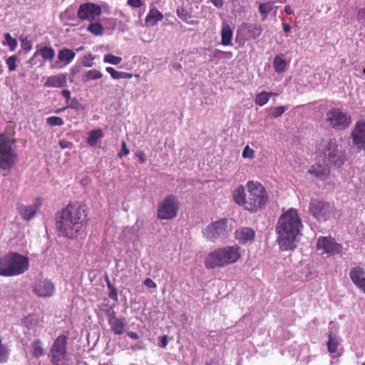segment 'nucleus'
<instances>
[{
	"instance_id": "obj_1",
	"label": "nucleus",
	"mask_w": 365,
	"mask_h": 365,
	"mask_svg": "<svg viewBox=\"0 0 365 365\" xmlns=\"http://www.w3.org/2000/svg\"><path fill=\"white\" fill-rule=\"evenodd\" d=\"M88 215L86 206L79 202L68 203L56 214V229L60 237L70 240L81 233Z\"/></svg>"
},
{
	"instance_id": "obj_2",
	"label": "nucleus",
	"mask_w": 365,
	"mask_h": 365,
	"mask_svg": "<svg viewBox=\"0 0 365 365\" xmlns=\"http://www.w3.org/2000/svg\"><path fill=\"white\" fill-rule=\"evenodd\" d=\"M302 226L296 209L290 208L279 217L275 231L280 250L288 251L296 248L297 237L299 235Z\"/></svg>"
},
{
	"instance_id": "obj_3",
	"label": "nucleus",
	"mask_w": 365,
	"mask_h": 365,
	"mask_svg": "<svg viewBox=\"0 0 365 365\" xmlns=\"http://www.w3.org/2000/svg\"><path fill=\"white\" fill-rule=\"evenodd\" d=\"M15 135V126L12 124L0 133V168L3 170H9L17 160Z\"/></svg>"
},
{
	"instance_id": "obj_4",
	"label": "nucleus",
	"mask_w": 365,
	"mask_h": 365,
	"mask_svg": "<svg viewBox=\"0 0 365 365\" xmlns=\"http://www.w3.org/2000/svg\"><path fill=\"white\" fill-rule=\"evenodd\" d=\"M241 257L237 246H227L217 248L205 257L204 265L207 269L223 267L236 262Z\"/></svg>"
},
{
	"instance_id": "obj_5",
	"label": "nucleus",
	"mask_w": 365,
	"mask_h": 365,
	"mask_svg": "<svg viewBox=\"0 0 365 365\" xmlns=\"http://www.w3.org/2000/svg\"><path fill=\"white\" fill-rule=\"evenodd\" d=\"M29 267V258L18 253L9 252L0 258L1 276H17L27 271Z\"/></svg>"
},
{
	"instance_id": "obj_6",
	"label": "nucleus",
	"mask_w": 365,
	"mask_h": 365,
	"mask_svg": "<svg viewBox=\"0 0 365 365\" xmlns=\"http://www.w3.org/2000/svg\"><path fill=\"white\" fill-rule=\"evenodd\" d=\"M248 192L246 210L256 212L262 209L268 201V195L263 185L259 182L250 180L247 182Z\"/></svg>"
},
{
	"instance_id": "obj_7",
	"label": "nucleus",
	"mask_w": 365,
	"mask_h": 365,
	"mask_svg": "<svg viewBox=\"0 0 365 365\" xmlns=\"http://www.w3.org/2000/svg\"><path fill=\"white\" fill-rule=\"evenodd\" d=\"M318 149L324 158L334 165L339 167L346 160L345 155L338 148V144L335 138L322 140Z\"/></svg>"
},
{
	"instance_id": "obj_8",
	"label": "nucleus",
	"mask_w": 365,
	"mask_h": 365,
	"mask_svg": "<svg viewBox=\"0 0 365 365\" xmlns=\"http://www.w3.org/2000/svg\"><path fill=\"white\" fill-rule=\"evenodd\" d=\"M325 121L331 128L344 130L351 125V118L341 108H332L326 113Z\"/></svg>"
},
{
	"instance_id": "obj_9",
	"label": "nucleus",
	"mask_w": 365,
	"mask_h": 365,
	"mask_svg": "<svg viewBox=\"0 0 365 365\" xmlns=\"http://www.w3.org/2000/svg\"><path fill=\"white\" fill-rule=\"evenodd\" d=\"M229 232L227 219L222 218L206 226L203 235L207 240L215 242L226 238Z\"/></svg>"
},
{
	"instance_id": "obj_10",
	"label": "nucleus",
	"mask_w": 365,
	"mask_h": 365,
	"mask_svg": "<svg viewBox=\"0 0 365 365\" xmlns=\"http://www.w3.org/2000/svg\"><path fill=\"white\" fill-rule=\"evenodd\" d=\"M178 210V199L173 195H169L158 205L157 217L159 220H172L177 216Z\"/></svg>"
},
{
	"instance_id": "obj_11",
	"label": "nucleus",
	"mask_w": 365,
	"mask_h": 365,
	"mask_svg": "<svg viewBox=\"0 0 365 365\" xmlns=\"http://www.w3.org/2000/svg\"><path fill=\"white\" fill-rule=\"evenodd\" d=\"M68 338L66 335H59L53 341L51 349V362L54 365H63L67 353Z\"/></svg>"
},
{
	"instance_id": "obj_12",
	"label": "nucleus",
	"mask_w": 365,
	"mask_h": 365,
	"mask_svg": "<svg viewBox=\"0 0 365 365\" xmlns=\"http://www.w3.org/2000/svg\"><path fill=\"white\" fill-rule=\"evenodd\" d=\"M101 13L100 5L91 2L83 3L78 7L77 17L81 21L93 22L98 19Z\"/></svg>"
},
{
	"instance_id": "obj_13",
	"label": "nucleus",
	"mask_w": 365,
	"mask_h": 365,
	"mask_svg": "<svg viewBox=\"0 0 365 365\" xmlns=\"http://www.w3.org/2000/svg\"><path fill=\"white\" fill-rule=\"evenodd\" d=\"M309 210V212L319 220H327L331 214L330 204L319 200H312Z\"/></svg>"
},
{
	"instance_id": "obj_14",
	"label": "nucleus",
	"mask_w": 365,
	"mask_h": 365,
	"mask_svg": "<svg viewBox=\"0 0 365 365\" xmlns=\"http://www.w3.org/2000/svg\"><path fill=\"white\" fill-rule=\"evenodd\" d=\"M317 249L323 250V252L329 255H335L342 252L343 247L331 237H319L317 242Z\"/></svg>"
},
{
	"instance_id": "obj_15",
	"label": "nucleus",
	"mask_w": 365,
	"mask_h": 365,
	"mask_svg": "<svg viewBox=\"0 0 365 365\" xmlns=\"http://www.w3.org/2000/svg\"><path fill=\"white\" fill-rule=\"evenodd\" d=\"M353 144L359 149L365 150V121H358L351 133Z\"/></svg>"
},
{
	"instance_id": "obj_16",
	"label": "nucleus",
	"mask_w": 365,
	"mask_h": 365,
	"mask_svg": "<svg viewBox=\"0 0 365 365\" xmlns=\"http://www.w3.org/2000/svg\"><path fill=\"white\" fill-rule=\"evenodd\" d=\"M43 318H40L36 314H29L21 321V324L26 329L32 330L34 334H38L43 328Z\"/></svg>"
},
{
	"instance_id": "obj_17",
	"label": "nucleus",
	"mask_w": 365,
	"mask_h": 365,
	"mask_svg": "<svg viewBox=\"0 0 365 365\" xmlns=\"http://www.w3.org/2000/svg\"><path fill=\"white\" fill-rule=\"evenodd\" d=\"M35 294L40 297H50L55 291L54 284L48 279L38 280L34 287Z\"/></svg>"
},
{
	"instance_id": "obj_18",
	"label": "nucleus",
	"mask_w": 365,
	"mask_h": 365,
	"mask_svg": "<svg viewBox=\"0 0 365 365\" xmlns=\"http://www.w3.org/2000/svg\"><path fill=\"white\" fill-rule=\"evenodd\" d=\"M39 206L40 203H36L34 205L19 204L16 209L23 220L29 221L31 219L34 217Z\"/></svg>"
},
{
	"instance_id": "obj_19",
	"label": "nucleus",
	"mask_w": 365,
	"mask_h": 365,
	"mask_svg": "<svg viewBox=\"0 0 365 365\" xmlns=\"http://www.w3.org/2000/svg\"><path fill=\"white\" fill-rule=\"evenodd\" d=\"M236 239L242 244L252 242L255 237V232L250 227H240L235 231Z\"/></svg>"
},
{
	"instance_id": "obj_20",
	"label": "nucleus",
	"mask_w": 365,
	"mask_h": 365,
	"mask_svg": "<svg viewBox=\"0 0 365 365\" xmlns=\"http://www.w3.org/2000/svg\"><path fill=\"white\" fill-rule=\"evenodd\" d=\"M66 74L59 73L48 77L43 86L46 88H62L66 86Z\"/></svg>"
},
{
	"instance_id": "obj_21",
	"label": "nucleus",
	"mask_w": 365,
	"mask_h": 365,
	"mask_svg": "<svg viewBox=\"0 0 365 365\" xmlns=\"http://www.w3.org/2000/svg\"><path fill=\"white\" fill-rule=\"evenodd\" d=\"M108 324L110 326V330L114 334L120 335L124 333L126 326L124 319H119L113 313L108 319Z\"/></svg>"
},
{
	"instance_id": "obj_22",
	"label": "nucleus",
	"mask_w": 365,
	"mask_h": 365,
	"mask_svg": "<svg viewBox=\"0 0 365 365\" xmlns=\"http://www.w3.org/2000/svg\"><path fill=\"white\" fill-rule=\"evenodd\" d=\"M349 276L354 285L359 289L365 282V269L360 266H356L351 269Z\"/></svg>"
},
{
	"instance_id": "obj_23",
	"label": "nucleus",
	"mask_w": 365,
	"mask_h": 365,
	"mask_svg": "<svg viewBox=\"0 0 365 365\" xmlns=\"http://www.w3.org/2000/svg\"><path fill=\"white\" fill-rule=\"evenodd\" d=\"M309 173L320 179H326L330 174L329 167L324 163H316L309 170Z\"/></svg>"
},
{
	"instance_id": "obj_24",
	"label": "nucleus",
	"mask_w": 365,
	"mask_h": 365,
	"mask_svg": "<svg viewBox=\"0 0 365 365\" xmlns=\"http://www.w3.org/2000/svg\"><path fill=\"white\" fill-rule=\"evenodd\" d=\"M233 198L237 205L242 206L246 210L247 197L246 196L245 189L243 185H240L235 190Z\"/></svg>"
},
{
	"instance_id": "obj_25",
	"label": "nucleus",
	"mask_w": 365,
	"mask_h": 365,
	"mask_svg": "<svg viewBox=\"0 0 365 365\" xmlns=\"http://www.w3.org/2000/svg\"><path fill=\"white\" fill-rule=\"evenodd\" d=\"M163 15L158 9H151L145 17V21L148 26H153L163 20Z\"/></svg>"
},
{
	"instance_id": "obj_26",
	"label": "nucleus",
	"mask_w": 365,
	"mask_h": 365,
	"mask_svg": "<svg viewBox=\"0 0 365 365\" xmlns=\"http://www.w3.org/2000/svg\"><path fill=\"white\" fill-rule=\"evenodd\" d=\"M233 32L230 26L225 24L221 30V43L223 46H229L232 44Z\"/></svg>"
},
{
	"instance_id": "obj_27",
	"label": "nucleus",
	"mask_w": 365,
	"mask_h": 365,
	"mask_svg": "<svg viewBox=\"0 0 365 365\" xmlns=\"http://www.w3.org/2000/svg\"><path fill=\"white\" fill-rule=\"evenodd\" d=\"M75 52L70 48H63L58 51V59L66 64L70 63L75 58Z\"/></svg>"
},
{
	"instance_id": "obj_28",
	"label": "nucleus",
	"mask_w": 365,
	"mask_h": 365,
	"mask_svg": "<svg viewBox=\"0 0 365 365\" xmlns=\"http://www.w3.org/2000/svg\"><path fill=\"white\" fill-rule=\"evenodd\" d=\"M33 356L38 359L45 354V349L43 347V342L39 339H35L31 343Z\"/></svg>"
},
{
	"instance_id": "obj_29",
	"label": "nucleus",
	"mask_w": 365,
	"mask_h": 365,
	"mask_svg": "<svg viewBox=\"0 0 365 365\" xmlns=\"http://www.w3.org/2000/svg\"><path fill=\"white\" fill-rule=\"evenodd\" d=\"M287 66V63L281 56L277 55L274 58L273 67L275 72L278 73H283L285 71Z\"/></svg>"
},
{
	"instance_id": "obj_30",
	"label": "nucleus",
	"mask_w": 365,
	"mask_h": 365,
	"mask_svg": "<svg viewBox=\"0 0 365 365\" xmlns=\"http://www.w3.org/2000/svg\"><path fill=\"white\" fill-rule=\"evenodd\" d=\"M103 133L101 129L92 130L88 133L86 142L90 146H94L96 145L98 140L103 138Z\"/></svg>"
},
{
	"instance_id": "obj_31",
	"label": "nucleus",
	"mask_w": 365,
	"mask_h": 365,
	"mask_svg": "<svg viewBox=\"0 0 365 365\" xmlns=\"http://www.w3.org/2000/svg\"><path fill=\"white\" fill-rule=\"evenodd\" d=\"M38 53L44 60L52 61L55 56V51L52 47L43 46L35 52L34 55Z\"/></svg>"
},
{
	"instance_id": "obj_32",
	"label": "nucleus",
	"mask_w": 365,
	"mask_h": 365,
	"mask_svg": "<svg viewBox=\"0 0 365 365\" xmlns=\"http://www.w3.org/2000/svg\"><path fill=\"white\" fill-rule=\"evenodd\" d=\"M106 71L111 76V77L113 79H121V78L130 79L133 77L132 73L117 71L113 67H106Z\"/></svg>"
},
{
	"instance_id": "obj_33",
	"label": "nucleus",
	"mask_w": 365,
	"mask_h": 365,
	"mask_svg": "<svg viewBox=\"0 0 365 365\" xmlns=\"http://www.w3.org/2000/svg\"><path fill=\"white\" fill-rule=\"evenodd\" d=\"M245 26L250 38L256 39L261 36L262 33V29L261 26L257 24H245Z\"/></svg>"
},
{
	"instance_id": "obj_34",
	"label": "nucleus",
	"mask_w": 365,
	"mask_h": 365,
	"mask_svg": "<svg viewBox=\"0 0 365 365\" xmlns=\"http://www.w3.org/2000/svg\"><path fill=\"white\" fill-rule=\"evenodd\" d=\"M272 92L262 91L256 95L255 102L259 106H264L272 96Z\"/></svg>"
},
{
	"instance_id": "obj_35",
	"label": "nucleus",
	"mask_w": 365,
	"mask_h": 365,
	"mask_svg": "<svg viewBox=\"0 0 365 365\" xmlns=\"http://www.w3.org/2000/svg\"><path fill=\"white\" fill-rule=\"evenodd\" d=\"M102 76H103V74L101 71H99L96 69L89 70V71H86L85 73L84 76H83V81L88 82L91 80H93V81L98 80V79L101 78Z\"/></svg>"
},
{
	"instance_id": "obj_36",
	"label": "nucleus",
	"mask_w": 365,
	"mask_h": 365,
	"mask_svg": "<svg viewBox=\"0 0 365 365\" xmlns=\"http://www.w3.org/2000/svg\"><path fill=\"white\" fill-rule=\"evenodd\" d=\"M4 41H3V44L8 46L11 51H15L18 46L17 40L13 38L9 33L4 34Z\"/></svg>"
},
{
	"instance_id": "obj_37",
	"label": "nucleus",
	"mask_w": 365,
	"mask_h": 365,
	"mask_svg": "<svg viewBox=\"0 0 365 365\" xmlns=\"http://www.w3.org/2000/svg\"><path fill=\"white\" fill-rule=\"evenodd\" d=\"M103 26L99 22L93 21L87 28V31L95 36L102 35L103 33Z\"/></svg>"
},
{
	"instance_id": "obj_38",
	"label": "nucleus",
	"mask_w": 365,
	"mask_h": 365,
	"mask_svg": "<svg viewBox=\"0 0 365 365\" xmlns=\"http://www.w3.org/2000/svg\"><path fill=\"white\" fill-rule=\"evenodd\" d=\"M9 356V349L3 344L2 339L0 337V364L6 363Z\"/></svg>"
},
{
	"instance_id": "obj_39",
	"label": "nucleus",
	"mask_w": 365,
	"mask_h": 365,
	"mask_svg": "<svg viewBox=\"0 0 365 365\" xmlns=\"http://www.w3.org/2000/svg\"><path fill=\"white\" fill-rule=\"evenodd\" d=\"M339 346V341L336 339L334 338L330 334L329 335V341L327 342L328 351L331 354L336 353Z\"/></svg>"
},
{
	"instance_id": "obj_40",
	"label": "nucleus",
	"mask_w": 365,
	"mask_h": 365,
	"mask_svg": "<svg viewBox=\"0 0 365 365\" xmlns=\"http://www.w3.org/2000/svg\"><path fill=\"white\" fill-rule=\"evenodd\" d=\"M103 61L105 63H110L113 65H118L122 61V58L120 56H114L111 53H108L104 56Z\"/></svg>"
},
{
	"instance_id": "obj_41",
	"label": "nucleus",
	"mask_w": 365,
	"mask_h": 365,
	"mask_svg": "<svg viewBox=\"0 0 365 365\" xmlns=\"http://www.w3.org/2000/svg\"><path fill=\"white\" fill-rule=\"evenodd\" d=\"M17 61H18V58L15 55L11 56L6 59V64L8 69L10 72L14 71L16 70Z\"/></svg>"
},
{
	"instance_id": "obj_42",
	"label": "nucleus",
	"mask_w": 365,
	"mask_h": 365,
	"mask_svg": "<svg viewBox=\"0 0 365 365\" xmlns=\"http://www.w3.org/2000/svg\"><path fill=\"white\" fill-rule=\"evenodd\" d=\"M46 123L51 126H61L64 124L63 120L58 116H51L46 119Z\"/></svg>"
},
{
	"instance_id": "obj_43",
	"label": "nucleus",
	"mask_w": 365,
	"mask_h": 365,
	"mask_svg": "<svg viewBox=\"0 0 365 365\" xmlns=\"http://www.w3.org/2000/svg\"><path fill=\"white\" fill-rule=\"evenodd\" d=\"M95 59L92 53H87L83 56V60H82V64L85 67H92L93 65V60Z\"/></svg>"
},
{
	"instance_id": "obj_44",
	"label": "nucleus",
	"mask_w": 365,
	"mask_h": 365,
	"mask_svg": "<svg viewBox=\"0 0 365 365\" xmlns=\"http://www.w3.org/2000/svg\"><path fill=\"white\" fill-rule=\"evenodd\" d=\"M288 109L287 107L285 106H279L277 108H274L273 111L271 113L272 118H277L281 116Z\"/></svg>"
},
{
	"instance_id": "obj_45",
	"label": "nucleus",
	"mask_w": 365,
	"mask_h": 365,
	"mask_svg": "<svg viewBox=\"0 0 365 365\" xmlns=\"http://www.w3.org/2000/svg\"><path fill=\"white\" fill-rule=\"evenodd\" d=\"M271 9L272 8L268 4H261L259 6V11L264 16V19L267 17Z\"/></svg>"
},
{
	"instance_id": "obj_46",
	"label": "nucleus",
	"mask_w": 365,
	"mask_h": 365,
	"mask_svg": "<svg viewBox=\"0 0 365 365\" xmlns=\"http://www.w3.org/2000/svg\"><path fill=\"white\" fill-rule=\"evenodd\" d=\"M70 103L67 105V108H72L75 110H79L81 107V103L77 98H73L70 101Z\"/></svg>"
},
{
	"instance_id": "obj_47",
	"label": "nucleus",
	"mask_w": 365,
	"mask_h": 365,
	"mask_svg": "<svg viewBox=\"0 0 365 365\" xmlns=\"http://www.w3.org/2000/svg\"><path fill=\"white\" fill-rule=\"evenodd\" d=\"M356 19L359 23L365 24V7L361 8L357 11Z\"/></svg>"
},
{
	"instance_id": "obj_48",
	"label": "nucleus",
	"mask_w": 365,
	"mask_h": 365,
	"mask_svg": "<svg viewBox=\"0 0 365 365\" xmlns=\"http://www.w3.org/2000/svg\"><path fill=\"white\" fill-rule=\"evenodd\" d=\"M178 16L182 21H186L187 19V12L183 7H179L176 10Z\"/></svg>"
},
{
	"instance_id": "obj_49",
	"label": "nucleus",
	"mask_w": 365,
	"mask_h": 365,
	"mask_svg": "<svg viewBox=\"0 0 365 365\" xmlns=\"http://www.w3.org/2000/svg\"><path fill=\"white\" fill-rule=\"evenodd\" d=\"M242 155L245 158H252L254 156V150L252 149H250V147L248 145H247L244 148Z\"/></svg>"
},
{
	"instance_id": "obj_50",
	"label": "nucleus",
	"mask_w": 365,
	"mask_h": 365,
	"mask_svg": "<svg viewBox=\"0 0 365 365\" xmlns=\"http://www.w3.org/2000/svg\"><path fill=\"white\" fill-rule=\"evenodd\" d=\"M127 3L133 9H138L143 6L142 0H128Z\"/></svg>"
},
{
	"instance_id": "obj_51",
	"label": "nucleus",
	"mask_w": 365,
	"mask_h": 365,
	"mask_svg": "<svg viewBox=\"0 0 365 365\" xmlns=\"http://www.w3.org/2000/svg\"><path fill=\"white\" fill-rule=\"evenodd\" d=\"M129 150L126 147V143L125 142L123 141L122 143V150L121 151L118 153V156L120 158L123 157V155H127L129 154Z\"/></svg>"
},
{
	"instance_id": "obj_52",
	"label": "nucleus",
	"mask_w": 365,
	"mask_h": 365,
	"mask_svg": "<svg viewBox=\"0 0 365 365\" xmlns=\"http://www.w3.org/2000/svg\"><path fill=\"white\" fill-rule=\"evenodd\" d=\"M136 157L138 158L140 163H144L146 161L145 154L144 151L140 150L135 153Z\"/></svg>"
},
{
	"instance_id": "obj_53",
	"label": "nucleus",
	"mask_w": 365,
	"mask_h": 365,
	"mask_svg": "<svg viewBox=\"0 0 365 365\" xmlns=\"http://www.w3.org/2000/svg\"><path fill=\"white\" fill-rule=\"evenodd\" d=\"M143 284L149 288H155L156 283L150 278H147L144 280Z\"/></svg>"
},
{
	"instance_id": "obj_54",
	"label": "nucleus",
	"mask_w": 365,
	"mask_h": 365,
	"mask_svg": "<svg viewBox=\"0 0 365 365\" xmlns=\"http://www.w3.org/2000/svg\"><path fill=\"white\" fill-rule=\"evenodd\" d=\"M59 145L62 149H65L71 148L72 143L66 140L63 139L59 140Z\"/></svg>"
},
{
	"instance_id": "obj_55",
	"label": "nucleus",
	"mask_w": 365,
	"mask_h": 365,
	"mask_svg": "<svg viewBox=\"0 0 365 365\" xmlns=\"http://www.w3.org/2000/svg\"><path fill=\"white\" fill-rule=\"evenodd\" d=\"M109 290H110V292H109V294H108V297L111 299L117 300L118 299L117 289L115 287H112V289H110Z\"/></svg>"
},
{
	"instance_id": "obj_56",
	"label": "nucleus",
	"mask_w": 365,
	"mask_h": 365,
	"mask_svg": "<svg viewBox=\"0 0 365 365\" xmlns=\"http://www.w3.org/2000/svg\"><path fill=\"white\" fill-rule=\"evenodd\" d=\"M61 95L66 99L67 103H68L69 101L71 99V92L68 90H66V89L63 90L61 91Z\"/></svg>"
},
{
	"instance_id": "obj_57",
	"label": "nucleus",
	"mask_w": 365,
	"mask_h": 365,
	"mask_svg": "<svg viewBox=\"0 0 365 365\" xmlns=\"http://www.w3.org/2000/svg\"><path fill=\"white\" fill-rule=\"evenodd\" d=\"M210 1L217 8H222L224 4L223 0H210Z\"/></svg>"
},
{
	"instance_id": "obj_58",
	"label": "nucleus",
	"mask_w": 365,
	"mask_h": 365,
	"mask_svg": "<svg viewBox=\"0 0 365 365\" xmlns=\"http://www.w3.org/2000/svg\"><path fill=\"white\" fill-rule=\"evenodd\" d=\"M167 344H168L167 336L164 335L160 337V346L162 348H165V347H166Z\"/></svg>"
},
{
	"instance_id": "obj_59",
	"label": "nucleus",
	"mask_w": 365,
	"mask_h": 365,
	"mask_svg": "<svg viewBox=\"0 0 365 365\" xmlns=\"http://www.w3.org/2000/svg\"><path fill=\"white\" fill-rule=\"evenodd\" d=\"M128 336L133 339H139V336L138 334L136 333V332H134V331H129L128 332Z\"/></svg>"
},
{
	"instance_id": "obj_60",
	"label": "nucleus",
	"mask_w": 365,
	"mask_h": 365,
	"mask_svg": "<svg viewBox=\"0 0 365 365\" xmlns=\"http://www.w3.org/2000/svg\"><path fill=\"white\" fill-rule=\"evenodd\" d=\"M284 12L287 14V15H291L293 14V10L292 9V7L289 6V5H286L284 6Z\"/></svg>"
},
{
	"instance_id": "obj_61",
	"label": "nucleus",
	"mask_w": 365,
	"mask_h": 365,
	"mask_svg": "<svg viewBox=\"0 0 365 365\" xmlns=\"http://www.w3.org/2000/svg\"><path fill=\"white\" fill-rule=\"evenodd\" d=\"M291 26L288 24H283V30L286 33H289L291 31Z\"/></svg>"
},
{
	"instance_id": "obj_62",
	"label": "nucleus",
	"mask_w": 365,
	"mask_h": 365,
	"mask_svg": "<svg viewBox=\"0 0 365 365\" xmlns=\"http://www.w3.org/2000/svg\"><path fill=\"white\" fill-rule=\"evenodd\" d=\"M106 282L107 287H108V288L109 289H112V287H114L113 286V284H111V282H110V279H109L108 276L106 277Z\"/></svg>"
},
{
	"instance_id": "obj_63",
	"label": "nucleus",
	"mask_w": 365,
	"mask_h": 365,
	"mask_svg": "<svg viewBox=\"0 0 365 365\" xmlns=\"http://www.w3.org/2000/svg\"><path fill=\"white\" fill-rule=\"evenodd\" d=\"M66 108H67L66 107H65V108H58V109H57V110H56V113H60V112H61V111H63V110H66Z\"/></svg>"
},
{
	"instance_id": "obj_64",
	"label": "nucleus",
	"mask_w": 365,
	"mask_h": 365,
	"mask_svg": "<svg viewBox=\"0 0 365 365\" xmlns=\"http://www.w3.org/2000/svg\"><path fill=\"white\" fill-rule=\"evenodd\" d=\"M215 53L218 54V53H222L223 52L220 50L216 49Z\"/></svg>"
}]
</instances>
